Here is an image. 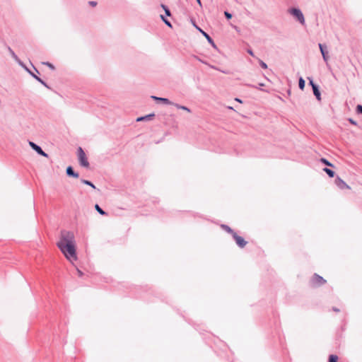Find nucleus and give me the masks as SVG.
<instances>
[{
  "label": "nucleus",
  "instance_id": "obj_1",
  "mask_svg": "<svg viewBox=\"0 0 362 362\" xmlns=\"http://www.w3.org/2000/svg\"><path fill=\"white\" fill-rule=\"evenodd\" d=\"M73 233L66 230L61 232L60 240L57 243L59 249H75Z\"/></svg>",
  "mask_w": 362,
  "mask_h": 362
},
{
  "label": "nucleus",
  "instance_id": "obj_2",
  "mask_svg": "<svg viewBox=\"0 0 362 362\" xmlns=\"http://www.w3.org/2000/svg\"><path fill=\"white\" fill-rule=\"evenodd\" d=\"M77 151L79 164L84 168H88L90 164L84 151L81 147H78Z\"/></svg>",
  "mask_w": 362,
  "mask_h": 362
},
{
  "label": "nucleus",
  "instance_id": "obj_3",
  "mask_svg": "<svg viewBox=\"0 0 362 362\" xmlns=\"http://www.w3.org/2000/svg\"><path fill=\"white\" fill-rule=\"evenodd\" d=\"M289 13L302 25L305 24V18L302 11L297 8H292L289 9Z\"/></svg>",
  "mask_w": 362,
  "mask_h": 362
},
{
  "label": "nucleus",
  "instance_id": "obj_4",
  "mask_svg": "<svg viewBox=\"0 0 362 362\" xmlns=\"http://www.w3.org/2000/svg\"><path fill=\"white\" fill-rule=\"evenodd\" d=\"M64 257L72 264L78 259L76 250H62Z\"/></svg>",
  "mask_w": 362,
  "mask_h": 362
},
{
  "label": "nucleus",
  "instance_id": "obj_5",
  "mask_svg": "<svg viewBox=\"0 0 362 362\" xmlns=\"http://www.w3.org/2000/svg\"><path fill=\"white\" fill-rule=\"evenodd\" d=\"M232 235H233V240L235 241L237 245L239 247L243 248V247H244L246 245L247 241H245V239L243 237L239 236L235 232L233 233Z\"/></svg>",
  "mask_w": 362,
  "mask_h": 362
},
{
  "label": "nucleus",
  "instance_id": "obj_6",
  "mask_svg": "<svg viewBox=\"0 0 362 362\" xmlns=\"http://www.w3.org/2000/svg\"><path fill=\"white\" fill-rule=\"evenodd\" d=\"M29 145L35 151H36L39 155L40 156H42L44 157H46L47 158L48 157V154L47 153H45L42 149V148L38 146L37 144H36L35 143L33 142V141H29Z\"/></svg>",
  "mask_w": 362,
  "mask_h": 362
},
{
  "label": "nucleus",
  "instance_id": "obj_7",
  "mask_svg": "<svg viewBox=\"0 0 362 362\" xmlns=\"http://www.w3.org/2000/svg\"><path fill=\"white\" fill-rule=\"evenodd\" d=\"M318 46H319L320 52L322 55V58H323L324 61L327 62L328 60V58H329L328 52L327 50V46L325 45L321 44V43H319Z\"/></svg>",
  "mask_w": 362,
  "mask_h": 362
},
{
  "label": "nucleus",
  "instance_id": "obj_8",
  "mask_svg": "<svg viewBox=\"0 0 362 362\" xmlns=\"http://www.w3.org/2000/svg\"><path fill=\"white\" fill-rule=\"evenodd\" d=\"M335 184L341 189H350V187L339 177L335 179Z\"/></svg>",
  "mask_w": 362,
  "mask_h": 362
},
{
  "label": "nucleus",
  "instance_id": "obj_9",
  "mask_svg": "<svg viewBox=\"0 0 362 362\" xmlns=\"http://www.w3.org/2000/svg\"><path fill=\"white\" fill-rule=\"evenodd\" d=\"M312 282L314 285L320 286L324 284L326 281L322 276L315 274L312 278Z\"/></svg>",
  "mask_w": 362,
  "mask_h": 362
},
{
  "label": "nucleus",
  "instance_id": "obj_10",
  "mask_svg": "<svg viewBox=\"0 0 362 362\" xmlns=\"http://www.w3.org/2000/svg\"><path fill=\"white\" fill-rule=\"evenodd\" d=\"M196 28L206 37L207 41L212 45L213 47L216 48V45L215 42H214L213 39L204 30H202L200 28L194 25Z\"/></svg>",
  "mask_w": 362,
  "mask_h": 362
},
{
  "label": "nucleus",
  "instance_id": "obj_11",
  "mask_svg": "<svg viewBox=\"0 0 362 362\" xmlns=\"http://www.w3.org/2000/svg\"><path fill=\"white\" fill-rule=\"evenodd\" d=\"M151 98L156 102H161L165 105H173V103L166 98H160L155 95H152Z\"/></svg>",
  "mask_w": 362,
  "mask_h": 362
},
{
  "label": "nucleus",
  "instance_id": "obj_12",
  "mask_svg": "<svg viewBox=\"0 0 362 362\" xmlns=\"http://www.w3.org/2000/svg\"><path fill=\"white\" fill-rule=\"evenodd\" d=\"M66 173L69 177H73L75 178H78L79 177L78 173H76L71 166H68L66 168Z\"/></svg>",
  "mask_w": 362,
  "mask_h": 362
},
{
  "label": "nucleus",
  "instance_id": "obj_13",
  "mask_svg": "<svg viewBox=\"0 0 362 362\" xmlns=\"http://www.w3.org/2000/svg\"><path fill=\"white\" fill-rule=\"evenodd\" d=\"M26 70L28 71V73L34 78H35L37 81H39L41 84H42L44 86L47 87V88H49V86H47V84L40 77H38L37 75H35L34 73H33L31 71H30L28 69L26 68Z\"/></svg>",
  "mask_w": 362,
  "mask_h": 362
},
{
  "label": "nucleus",
  "instance_id": "obj_14",
  "mask_svg": "<svg viewBox=\"0 0 362 362\" xmlns=\"http://www.w3.org/2000/svg\"><path fill=\"white\" fill-rule=\"evenodd\" d=\"M313 94L316 97L317 100L318 101H320L321 100V93H320V91L319 89V86H313Z\"/></svg>",
  "mask_w": 362,
  "mask_h": 362
},
{
  "label": "nucleus",
  "instance_id": "obj_15",
  "mask_svg": "<svg viewBox=\"0 0 362 362\" xmlns=\"http://www.w3.org/2000/svg\"><path fill=\"white\" fill-rule=\"evenodd\" d=\"M155 117V114L151 113L146 116L140 117L136 119L137 122L151 120Z\"/></svg>",
  "mask_w": 362,
  "mask_h": 362
},
{
  "label": "nucleus",
  "instance_id": "obj_16",
  "mask_svg": "<svg viewBox=\"0 0 362 362\" xmlns=\"http://www.w3.org/2000/svg\"><path fill=\"white\" fill-rule=\"evenodd\" d=\"M8 51L11 55V57L17 62H18L21 65H22V62L20 61V59H18V56L15 54V52L13 51V49L11 48V47H8Z\"/></svg>",
  "mask_w": 362,
  "mask_h": 362
},
{
  "label": "nucleus",
  "instance_id": "obj_17",
  "mask_svg": "<svg viewBox=\"0 0 362 362\" xmlns=\"http://www.w3.org/2000/svg\"><path fill=\"white\" fill-rule=\"evenodd\" d=\"M172 105H174L175 107H176L177 109H180V110H185L187 111V112H191V110L189 108H188L186 106H184V105H181L180 104H177V103H174Z\"/></svg>",
  "mask_w": 362,
  "mask_h": 362
},
{
  "label": "nucleus",
  "instance_id": "obj_18",
  "mask_svg": "<svg viewBox=\"0 0 362 362\" xmlns=\"http://www.w3.org/2000/svg\"><path fill=\"white\" fill-rule=\"evenodd\" d=\"M95 209L100 214V215H103V216H105V215H107V213L103 209L100 208V206L96 204L95 205Z\"/></svg>",
  "mask_w": 362,
  "mask_h": 362
},
{
  "label": "nucleus",
  "instance_id": "obj_19",
  "mask_svg": "<svg viewBox=\"0 0 362 362\" xmlns=\"http://www.w3.org/2000/svg\"><path fill=\"white\" fill-rule=\"evenodd\" d=\"M305 86V80L300 77L298 81V86L300 90H303Z\"/></svg>",
  "mask_w": 362,
  "mask_h": 362
},
{
  "label": "nucleus",
  "instance_id": "obj_20",
  "mask_svg": "<svg viewBox=\"0 0 362 362\" xmlns=\"http://www.w3.org/2000/svg\"><path fill=\"white\" fill-rule=\"evenodd\" d=\"M323 170L328 175V176L329 177H333L335 175V173L329 168H325Z\"/></svg>",
  "mask_w": 362,
  "mask_h": 362
},
{
  "label": "nucleus",
  "instance_id": "obj_21",
  "mask_svg": "<svg viewBox=\"0 0 362 362\" xmlns=\"http://www.w3.org/2000/svg\"><path fill=\"white\" fill-rule=\"evenodd\" d=\"M81 181L84 185H88V186L91 187L93 189H96V187L94 185V184L92 183L90 181L87 180H84V179H82Z\"/></svg>",
  "mask_w": 362,
  "mask_h": 362
},
{
  "label": "nucleus",
  "instance_id": "obj_22",
  "mask_svg": "<svg viewBox=\"0 0 362 362\" xmlns=\"http://www.w3.org/2000/svg\"><path fill=\"white\" fill-rule=\"evenodd\" d=\"M161 7L163 8V10L165 11V13L167 16H171V13H170V9L168 8V7L164 4H161Z\"/></svg>",
  "mask_w": 362,
  "mask_h": 362
},
{
  "label": "nucleus",
  "instance_id": "obj_23",
  "mask_svg": "<svg viewBox=\"0 0 362 362\" xmlns=\"http://www.w3.org/2000/svg\"><path fill=\"white\" fill-rule=\"evenodd\" d=\"M160 18L166 25H168L170 28H172L171 23L168 19H166L163 15H160Z\"/></svg>",
  "mask_w": 362,
  "mask_h": 362
},
{
  "label": "nucleus",
  "instance_id": "obj_24",
  "mask_svg": "<svg viewBox=\"0 0 362 362\" xmlns=\"http://www.w3.org/2000/svg\"><path fill=\"white\" fill-rule=\"evenodd\" d=\"M221 227L226 230L227 231L228 233H230V234H233V233H234V231L227 225H224L223 224L221 226Z\"/></svg>",
  "mask_w": 362,
  "mask_h": 362
},
{
  "label": "nucleus",
  "instance_id": "obj_25",
  "mask_svg": "<svg viewBox=\"0 0 362 362\" xmlns=\"http://www.w3.org/2000/svg\"><path fill=\"white\" fill-rule=\"evenodd\" d=\"M338 356L336 355H330L329 357V362H337Z\"/></svg>",
  "mask_w": 362,
  "mask_h": 362
},
{
  "label": "nucleus",
  "instance_id": "obj_26",
  "mask_svg": "<svg viewBox=\"0 0 362 362\" xmlns=\"http://www.w3.org/2000/svg\"><path fill=\"white\" fill-rule=\"evenodd\" d=\"M320 161L327 166L333 167V165L330 162H329L326 158H322L320 159Z\"/></svg>",
  "mask_w": 362,
  "mask_h": 362
},
{
  "label": "nucleus",
  "instance_id": "obj_27",
  "mask_svg": "<svg viewBox=\"0 0 362 362\" xmlns=\"http://www.w3.org/2000/svg\"><path fill=\"white\" fill-rule=\"evenodd\" d=\"M42 64H45V65H46V66H48L50 69H52V70H54V69H55L54 66L52 64H51V63H49V62H42Z\"/></svg>",
  "mask_w": 362,
  "mask_h": 362
},
{
  "label": "nucleus",
  "instance_id": "obj_28",
  "mask_svg": "<svg viewBox=\"0 0 362 362\" xmlns=\"http://www.w3.org/2000/svg\"><path fill=\"white\" fill-rule=\"evenodd\" d=\"M259 65L262 68V69H267V65L265 62H264L262 60H259Z\"/></svg>",
  "mask_w": 362,
  "mask_h": 362
},
{
  "label": "nucleus",
  "instance_id": "obj_29",
  "mask_svg": "<svg viewBox=\"0 0 362 362\" xmlns=\"http://www.w3.org/2000/svg\"><path fill=\"white\" fill-rule=\"evenodd\" d=\"M356 112L358 114H362V105H358L356 106Z\"/></svg>",
  "mask_w": 362,
  "mask_h": 362
},
{
  "label": "nucleus",
  "instance_id": "obj_30",
  "mask_svg": "<svg viewBox=\"0 0 362 362\" xmlns=\"http://www.w3.org/2000/svg\"><path fill=\"white\" fill-rule=\"evenodd\" d=\"M224 15L228 20L230 19L233 16L232 14L228 11H225Z\"/></svg>",
  "mask_w": 362,
  "mask_h": 362
},
{
  "label": "nucleus",
  "instance_id": "obj_31",
  "mask_svg": "<svg viewBox=\"0 0 362 362\" xmlns=\"http://www.w3.org/2000/svg\"><path fill=\"white\" fill-rule=\"evenodd\" d=\"M308 80H309V84L312 86V88H313V86H317V84H315L313 81V80L310 78H308Z\"/></svg>",
  "mask_w": 362,
  "mask_h": 362
},
{
  "label": "nucleus",
  "instance_id": "obj_32",
  "mask_svg": "<svg viewBox=\"0 0 362 362\" xmlns=\"http://www.w3.org/2000/svg\"><path fill=\"white\" fill-rule=\"evenodd\" d=\"M348 120H349V122L351 124H354V125H355V126H356V125H357V122H356L354 119H353L352 118H349V119H348Z\"/></svg>",
  "mask_w": 362,
  "mask_h": 362
},
{
  "label": "nucleus",
  "instance_id": "obj_33",
  "mask_svg": "<svg viewBox=\"0 0 362 362\" xmlns=\"http://www.w3.org/2000/svg\"><path fill=\"white\" fill-rule=\"evenodd\" d=\"M88 4L92 6H95L97 5V2L94 1H90L88 2Z\"/></svg>",
  "mask_w": 362,
  "mask_h": 362
},
{
  "label": "nucleus",
  "instance_id": "obj_34",
  "mask_svg": "<svg viewBox=\"0 0 362 362\" xmlns=\"http://www.w3.org/2000/svg\"><path fill=\"white\" fill-rule=\"evenodd\" d=\"M247 53H248L250 55H251V56L254 57V53H253V52H252V49H247Z\"/></svg>",
  "mask_w": 362,
  "mask_h": 362
},
{
  "label": "nucleus",
  "instance_id": "obj_35",
  "mask_svg": "<svg viewBox=\"0 0 362 362\" xmlns=\"http://www.w3.org/2000/svg\"><path fill=\"white\" fill-rule=\"evenodd\" d=\"M77 272H78V274L79 276H81L83 275V273L81 271H80L79 269H77Z\"/></svg>",
  "mask_w": 362,
  "mask_h": 362
},
{
  "label": "nucleus",
  "instance_id": "obj_36",
  "mask_svg": "<svg viewBox=\"0 0 362 362\" xmlns=\"http://www.w3.org/2000/svg\"><path fill=\"white\" fill-rule=\"evenodd\" d=\"M235 101H237V102H238V103H242V100H241L240 99L238 98H236L235 99Z\"/></svg>",
  "mask_w": 362,
  "mask_h": 362
},
{
  "label": "nucleus",
  "instance_id": "obj_37",
  "mask_svg": "<svg viewBox=\"0 0 362 362\" xmlns=\"http://www.w3.org/2000/svg\"><path fill=\"white\" fill-rule=\"evenodd\" d=\"M197 2L199 4V5H202V3H201V0H196Z\"/></svg>",
  "mask_w": 362,
  "mask_h": 362
},
{
  "label": "nucleus",
  "instance_id": "obj_38",
  "mask_svg": "<svg viewBox=\"0 0 362 362\" xmlns=\"http://www.w3.org/2000/svg\"><path fill=\"white\" fill-rule=\"evenodd\" d=\"M228 109H230V110H233V107H228Z\"/></svg>",
  "mask_w": 362,
  "mask_h": 362
},
{
  "label": "nucleus",
  "instance_id": "obj_39",
  "mask_svg": "<svg viewBox=\"0 0 362 362\" xmlns=\"http://www.w3.org/2000/svg\"><path fill=\"white\" fill-rule=\"evenodd\" d=\"M34 69H35V71H36L37 73H39L36 68L34 67Z\"/></svg>",
  "mask_w": 362,
  "mask_h": 362
},
{
  "label": "nucleus",
  "instance_id": "obj_40",
  "mask_svg": "<svg viewBox=\"0 0 362 362\" xmlns=\"http://www.w3.org/2000/svg\"><path fill=\"white\" fill-rule=\"evenodd\" d=\"M259 86H263L264 85H263V83H259Z\"/></svg>",
  "mask_w": 362,
  "mask_h": 362
}]
</instances>
